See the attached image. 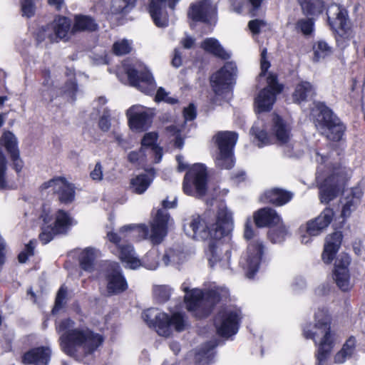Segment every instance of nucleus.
I'll list each match as a JSON object with an SVG mask.
<instances>
[{"mask_svg":"<svg viewBox=\"0 0 365 365\" xmlns=\"http://www.w3.org/2000/svg\"><path fill=\"white\" fill-rule=\"evenodd\" d=\"M56 331L62 333L59 340L63 352L75 358L93 353L103 341L101 335L88 328H74V322L70 319L62 320L56 326Z\"/></svg>","mask_w":365,"mask_h":365,"instance_id":"1","label":"nucleus"},{"mask_svg":"<svg viewBox=\"0 0 365 365\" xmlns=\"http://www.w3.org/2000/svg\"><path fill=\"white\" fill-rule=\"evenodd\" d=\"M177 198L175 197L172 202L167 199L163 200L162 205L164 209L157 211L155 217L150 222V229L145 225H128L121 229V232L133 230L141 234L143 238H149L154 245L162 242L168 233V225L170 220V215L165 209L173 208L176 206Z\"/></svg>","mask_w":365,"mask_h":365,"instance_id":"2","label":"nucleus"},{"mask_svg":"<svg viewBox=\"0 0 365 365\" xmlns=\"http://www.w3.org/2000/svg\"><path fill=\"white\" fill-rule=\"evenodd\" d=\"M314 322L313 327L309 324L304 328L303 334L306 339L314 340L316 337H322L317 355L318 364L320 365L326 360L333 348L330 333V318L327 311L324 309H319L314 314Z\"/></svg>","mask_w":365,"mask_h":365,"instance_id":"3","label":"nucleus"},{"mask_svg":"<svg viewBox=\"0 0 365 365\" xmlns=\"http://www.w3.org/2000/svg\"><path fill=\"white\" fill-rule=\"evenodd\" d=\"M142 318L150 327L155 328L160 336L165 337L172 334V327L178 332L184 331L186 327L184 314L178 312L170 317L158 309L150 308L143 312Z\"/></svg>","mask_w":365,"mask_h":365,"instance_id":"4","label":"nucleus"},{"mask_svg":"<svg viewBox=\"0 0 365 365\" xmlns=\"http://www.w3.org/2000/svg\"><path fill=\"white\" fill-rule=\"evenodd\" d=\"M312 115L317 129L322 135L333 141L342 138L346 127L327 106L317 103L312 109Z\"/></svg>","mask_w":365,"mask_h":365,"instance_id":"5","label":"nucleus"},{"mask_svg":"<svg viewBox=\"0 0 365 365\" xmlns=\"http://www.w3.org/2000/svg\"><path fill=\"white\" fill-rule=\"evenodd\" d=\"M181 288L185 293V302L187 310L197 318L206 317L220 301V296L215 290L204 293L199 289H190L185 283L182 284Z\"/></svg>","mask_w":365,"mask_h":365,"instance_id":"6","label":"nucleus"},{"mask_svg":"<svg viewBox=\"0 0 365 365\" xmlns=\"http://www.w3.org/2000/svg\"><path fill=\"white\" fill-rule=\"evenodd\" d=\"M327 14L329 24L337 33V46L341 49L345 48L355 35L347 10L339 5L334 4L329 7Z\"/></svg>","mask_w":365,"mask_h":365,"instance_id":"7","label":"nucleus"},{"mask_svg":"<svg viewBox=\"0 0 365 365\" xmlns=\"http://www.w3.org/2000/svg\"><path fill=\"white\" fill-rule=\"evenodd\" d=\"M219 153L216 157V165L222 169H231L234 166L233 148L237 140L235 132L220 131L214 137Z\"/></svg>","mask_w":365,"mask_h":365,"instance_id":"8","label":"nucleus"},{"mask_svg":"<svg viewBox=\"0 0 365 365\" xmlns=\"http://www.w3.org/2000/svg\"><path fill=\"white\" fill-rule=\"evenodd\" d=\"M123 227L120 229L119 233L109 232L108 234V237L111 242L115 245L118 253V257L121 262L125 264V267L135 269L141 266V260L135 257V253L133 245L129 243H121V240L123 237H126L124 235L125 232H129L133 237L135 235H138L140 239L144 238L141 236V234L136 231L128 230L121 232V229Z\"/></svg>","mask_w":365,"mask_h":365,"instance_id":"9","label":"nucleus"},{"mask_svg":"<svg viewBox=\"0 0 365 365\" xmlns=\"http://www.w3.org/2000/svg\"><path fill=\"white\" fill-rule=\"evenodd\" d=\"M182 188L184 192L189 195H205L207 190V171L202 164L194 165L185 174Z\"/></svg>","mask_w":365,"mask_h":365,"instance_id":"10","label":"nucleus"},{"mask_svg":"<svg viewBox=\"0 0 365 365\" xmlns=\"http://www.w3.org/2000/svg\"><path fill=\"white\" fill-rule=\"evenodd\" d=\"M211 211H207L202 216L192 215L190 222L184 225L186 235L197 240H204L209 237L215 240L212 232L215 231L210 218Z\"/></svg>","mask_w":365,"mask_h":365,"instance_id":"11","label":"nucleus"},{"mask_svg":"<svg viewBox=\"0 0 365 365\" xmlns=\"http://www.w3.org/2000/svg\"><path fill=\"white\" fill-rule=\"evenodd\" d=\"M240 319V310L230 308L220 310L214 321L218 334L224 337L235 334L238 331Z\"/></svg>","mask_w":365,"mask_h":365,"instance_id":"12","label":"nucleus"},{"mask_svg":"<svg viewBox=\"0 0 365 365\" xmlns=\"http://www.w3.org/2000/svg\"><path fill=\"white\" fill-rule=\"evenodd\" d=\"M237 71L235 63L227 62L223 67L211 76V87L216 95L220 96L230 91Z\"/></svg>","mask_w":365,"mask_h":365,"instance_id":"13","label":"nucleus"},{"mask_svg":"<svg viewBox=\"0 0 365 365\" xmlns=\"http://www.w3.org/2000/svg\"><path fill=\"white\" fill-rule=\"evenodd\" d=\"M267 86L262 89L255 98L258 112L269 111L276 101V96L283 89L282 85L278 83L277 76L269 74L267 78Z\"/></svg>","mask_w":365,"mask_h":365,"instance_id":"14","label":"nucleus"},{"mask_svg":"<svg viewBox=\"0 0 365 365\" xmlns=\"http://www.w3.org/2000/svg\"><path fill=\"white\" fill-rule=\"evenodd\" d=\"M346 177L341 171L334 172L326 178L319 186V199L322 203L327 204L336 198L343 190Z\"/></svg>","mask_w":365,"mask_h":365,"instance_id":"15","label":"nucleus"},{"mask_svg":"<svg viewBox=\"0 0 365 365\" xmlns=\"http://www.w3.org/2000/svg\"><path fill=\"white\" fill-rule=\"evenodd\" d=\"M126 73L132 86L148 95L154 93L156 84L152 74L145 68L140 65L129 67L126 69Z\"/></svg>","mask_w":365,"mask_h":365,"instance_id":"16","label":"nucleus"},{"mask_svg":"<svg viewBox=\"0 0 365 365\" xmlns=\"http://www.w3.org/2000/svg\"><path fill=\"white\" fill-rule=\"evenodd\" d=\"M264 248L262 242L259 239H255L248 245L247 255L240 262L246 270L247 278L252 279L258 271Z\"/></svg>","mask_w":365,"mask_h":365,"instance_id":"17","label":"nucleus"},{"mask_svg":"<svg viewBox=\"0 0 365 365\" xmlns=\"http://www.w3.org/2000/svg\"><path fill=\"white\" fill-rule=\"evenodd\" d=\"M217 15V6L212 0H198L189 7L187 16L194 21L209 23Z\"/></svg>","mask_w":365,"mask_h":365,"instance_id":"18","label":"nucleus"},{"mask_svg":"<svg viewBox=\"0 0 365 365\" xmlns=\"http://www.w3.org/2000/svg\"><path fill=\"white\" fill-rule=\"evenodd\" d=\"M210 218L212 226L215 227V231L212 232L215 240H220L222 237L227 235L232 230V213L225 206L222 205L219 207L217 216L211 212Z\"/></svg>","mask_w":365,"mask_h":365,"instance_id":"19","label":"nucleus"},{"mask_svg":"<svg viewBox=\"0 0 365 365\" xmlns=\"http://www.w3.org/2000/svg\"><path fill=\"white\" fill-rule=\"evenodd\" d=\"M41 187L42 189L52 188L53 192L58 194L59 201L64 204L71 203L75 198L73 185L68 182L64 178H53L44 182Z\"/></svg>","mask_w":365,"mask_h":365,"instance_id":"20","label":"nucleus"},{"mask_svg":"<svg viewBox=\"0 0 365 365\" xmlns=\"http://www.w3.org/2000/svg\"><path fill=\"white\" fill-rule=\"evenodd\" d=\"M107 289L109 293L117 294L125 291L127 282L122 275L120 267L117 262H109L105 272Z\"/></svg>","mask_w":365,"mask_h":365,"instance_id":"21","label":"nucleus"},{"mask_svg":"<svg viewBox=\"0 0 365 365\" xmlns=\"http://www.w3.org/2000/svg\"><path fill=\"white\" fill-rule=\"evenodd\" d=\"M334 217V211L329 207L325 208L315 219L307 222V232L309 236L302 237V243L307 244L310 242V236L319 235L331 223Z\"/></svg>","mask_w":365,"mask_h":365,"instance_id":"22","label":"nucleus"},{"mask_svg":"<svg viewBox=\"0 0 365 365\" xmlns=\"http://www.w3.org/2000/svg\"><path fill=\"white\" fill-rule=\"evenodd\" d=\"M180 0H151L148 11L155 24L158 27H166L168 25V14L165 11L166 4L174 9Z\"/></svg>","mask_w":365,"mask_h":365,"instance_id":"23","label":"nucleus"},{"mask_svg":"<svg viewBox=\"0 0 365 365\" xmlns=\"http://www.w3.org/2000/svg\"><path fill=\"white\" fill-rule=\"evenodd\" d=\"M126 114L130 128L136 131L145 130L151 122L150 114L141 106L130 107Z\"/></svg>","mask_w":365,"mask_h":365,"instance_id":"24","label":"nucleus"},{"mask_svg":"<svg viewBox=\"0 0 365 365\" xmlns=\"http://www.w3.org/2000/svg\"><path fill=\"white\" fill-rule=\"evenodd\" d=\"M51 28L55 37V41L58 42L59 40L66 41L69 39L70 36L75 33L71 31V21L65 16H58L50 24Z\"/></svg>","mask_w":365,"mask_h":365,"instance_id":"25","label":"nucleus"},{"mask_svg":"<svg viewBox=\"0 0 365 365\" xmlns=\"http://www.w3.org/2000/svg\"><path fill=\"white\" fill-rule=\"evenodd\" d=\"M341 240L342 235L341 232H334L331 235L327 237L324 251L322 255V259L325 263L329 264L334 259L340 247Z\"/></svg>","mask_w":365,"mask_h":365,"instance_id":"26","label":"nucleus"},{"mask_svg":"<svg viewBox=\"0 0 365 365\" xmlns=\"http://www.w3.org/2000/svg\"><path fill=\"white\" fill-rule=\"evenodd\" d=\"M51 356L48 348L38 347L26 352L22 359L24 364L47 365Z\"/></svg>","mask_w":365,"mask_h":365,"instance_id":"27","label":"nucleus"},{"mask_svg":"<svg viewBox=\"0 0 365 365\" xmlns=\"http://www.w3.org/2000/svg\"><path fill=\"white\" fill-rule=\"evenodd\" d=\"M272 133L282 144H287L291 136V127L280 116L274 115L272 118Z\"/></svg>","mask_w":365,"mask_h":365,"instance_id":"28","label":"nucleus"},{"mask_svg":"<svg viewBox=\"0 0 365 365\" xmlns=\"http://www.w3.org/2000/svg\"><path fill=\"white\" fill-rule=\"evenodd\" d=\"M255 222L257 227H266L272 225H277L281 218L277 212L272 208L264 207L255 213Z\"/></svg>","mask_w":365,"mask_h":365,"instance_id":"29","label":"nucleus"},{"mask_svg":"<svg viewBox=\"0 0 365 365\" xmlns=\"http://www.w3.org/2000/svg\"><path fill=\"white\" fill-rule=\"evenodd\" d=\"M158 139V134L155 132H150L146 133L141 141V148L144 151L145 150H150L152 155H154L155 163L160 162L163 157V150L155 143Z\"/></svg>","mask_w":365,"mask_h":365,"instance_id":"30","label":"nucleus"},{"mask_svg":"<svg viewBox=\"0 0 365 365\" xmlns=\"http://www.w3.org/2000/svg\"><path fill=\"white\" fill-rule=\"evenodd\" d=\"M98 25L91 16L78 14L74 16V23L71 31L73 33L86 31L93 32L98 29Z\"/></svg>","mask_w":365,"mask_h":365,"instance_id":"31","label":"nucleus"},{"mask_svg":"<svg viewBox=\"0 0 365 365\" xmlns=\"http://www.w3.org/2000/svg\"><path fill=\"white\" fill-rule=\"evenodd\" d=\"M292 193L279 188L266 191L264 195V202H269L277 206L287 203L292 198Z\"/></svg>","mask_w":365,"mask_h":365,"instance_id":"32","label":"nucleus"},{"mask_svg":"<svg viewBox=\"0 0 365 365\" xmlns=\"http://www.w3.org/2000/svg\"><path fill=\"white\" fill-rule=\"evenodd\" d=\"M99 251L93 247H86L79 255V264L81 268L87 272H92L95 269L96 260Z\"/></svg>","mask_w":365,"mask_h":365,"instance_id":"33","label":"nucleus"},{"mask_svg":"<svg viewBox=\"0 0 365 365\" xmlns=\"http://www.w3.org/2000/svg\"><path fill=\"white\" fill-rule=\"evenodd\" d=\"M201 47L206 51L217 57L222 59H228L230 55L221 46L218 41L213 38H207L205 39Z\"/></svg>","mask_w":365,"mask_h":365,"instance_id":"34","label":"nucleus"},{"mask_svg":"<svg viewBox=\"0 0 365 365\" xmlns=\"http://www.w3.org/2000/svg\"><path fill=\"white\" fill-rule=\"evenodd\" d=\"M73 224V220L69 214L63 210H58L56 212L54 226V232L58 234L66 233Z\"/></svg>","mask_w":365,"mask_h":365,"instance_id":"35","label":"nucleus"},{"mask_svg":"<svg viewBox=\"0 0 365 365\" xmlns=\"http://www.w3.org/2000/svg\"><path fill=\"white\" fill-rule=\"evenodd\" d=\"M216 346L217 343L214 341L205 343L195 355L196 362L200 365L209 364L214 357V349Z\"/></svg>","mask_w":365,"mask_h":365,"instance_id":"36","label":"nucleus"},{"mask_svg":"<svg viewBox=\"0 0 365 365\" xmlns=\"http://www.w3.org/2000/svg\"><path fill=\"white\" fill-rule=\"evenodd\" d=\"M302 12L307 16H317L322 13L324 9L322 0H299Z\"/></svg>","mask_w":365,"mask_h":365,"instance_id":"37","label":"nucleus"},{"mask_svg":"<svg viewBox=\"0 0 365 365\" xmlns=\"http://www.w3.org/2000/svg\"><path fill=\"white\" fill-rule=\"evenodd\" d=\"M185 258L184 252L180 248H169L162 257V261L165 266L175 265L182 263Z\"/></svg>","mask_w":365,"mask_h":365,"instance_id":"38","label":"nucleus"},{"mask_svg":"<svg viewBox=\"0 0 365 365\" xmlns=\"http://www.w3.org/2000/svg\"><path fill=\"white\" fill-rule=\"evenodd\" d=\"M356 339L354 337H349L343 345L341 349L334 356V361L338 364L344 363L346 359H350L355 351Z\"/></svg>","mask_w":365,"mask_h":365,"instance_id":"39","label":"nucleus"},{"mask_svg":"<svg viewBox=\"0 0 365 365\" xmlns=\"http://www.w3.org/2000/svg\"><path fill=\"white\" fill-rule=\"evenodd\" d=\"M152 182V179L147 174L136 175L130 180V189L136 194L144 193Z\"/></svg>","mask_w":365,"mask_h":365,"instance_id":"40","label":"nucleus"},{"mask_svg":"<svg viewBox=\"0 0 365 365\" xmlns=\"http://www.w3.org/2000/svg\"><path fill=\"white\" fill-rule=\"evenodd\" d=\"M314 93V88L310 83L303 81L299 83L293 93V99L295 102L301 103L307 101Z\"/></svg>","mask_w":365,"mask_h":365,"instance_id":"41","label":"nucleus"},{"mask_svg":"<svg viewBox=\"0 0 365 365\" xmlns=\"http://www.w3.org/2000/svg\"><path fill=\"white\" fill-rule=\"evenodd\" d=\"M1 144L3 145L10 156H17L19 153L18 148V140L16 137L10 131H7L3 134L1 138Z\"/></svg>","mask_w":365,"mask_h":365,"instance_id":"42","label":"nucleus"},{"mask_svg":"<svg viewBox=\"0 0 365 365\" xmlns=\"http://www.w3.org/2000/svg\"><path fill=\"white\" fill-rule=\"evenodd\" d=\"M334 279L340 289L345 292L350 289L349 269L344 268L334 269Z\"/></svg>","mask_w":365,"mask_h":365,"instance_id":"43","label":"nucleus"},{"mask_svg":"<svg viewBox=\"0 0 365 365\" xmlns=\"http://www.w3.org/2000/svg\"><path fill=\"white\" fill-rule=\"evenodd\" d=\"M36 40L38 45L43 43L46 46L48 43L56 42L50 24L43 26L38 29L36 34Z\"/></svg>","mask_w":365,"mask_h":365,"instance_id":"44","label":"nucleus"},{"mask_svg":"<svg viewBox=\"0 0 365 365\" xmlns=\"http://www.w3.org/2000/svg\"><path fill=\"white\" fill-rule=\"evenodd\" d=\"M289 232L283 225L277 227H273L268 232V237L272 243H282L288 235Z\"/></svg>","mask_w":365,"mask_h":365,"instance_id":"45","label":"nucleus"},{"mask_svg":"<svg viewBox=\"0 0 365 365\" xmlns=\"http://www.w3.org/2000/svg\"><path fill=\"white\" fill-rule=\"evenodd\" d=\"M159 254L157 250L149 251L141 261V265L148 269H155L159 264Z\"/></svg>","mask_w":365,"mask_h":365,"instance_id":"46","label":"nucleus"},{"mask_svg":"<svg viewBox=\"0 0 365 365\" xmlns=\"http://www.w3.org/2000/svg\"><path fill=\"white\" fill-rule=\"evenodd\" d=\"M250 133L259 141L258 147L261 148L269 144L267 133L263 129H261L257 123H255L250 129Z\"/></svg>","mask_w":365,"mask_h":365,"instance_id":"47","label":"nucleus"},{"mask_svg":"<svg viewBox=\"0 0 365 365\" xmlns=\"http://www.w3.org/2000/svg\"><path fill=\"white\" fill-rule=\"evenodd\" d=\"M316 61L324 58L331 53V47L324 41H319L314 47Z\"/></svg>","mask_w":365,"mask_h":365,"instance_id":"48","label":"nucleus"},{"mask_svg":"<svg viewBox=\"0 0 365 365\" xmlns=\"http://www.w3.org/2000/svg\"><path fill=\"white\" fill-rule=\"evenodd\" d=\"M131 43L126 39L119 40L113 45V51L115 55H125L131 51Z\"/></svg>","mask_w":365,"mask_h":365,"instance_id":"49","label":"nucleus"},{"mask_svg":"<svg viewBox=\"0 0 365 365\" xmlns=\"http://www.w3.org/2000/svg\"><path fill=\"white\" fill-rule=\"evenodd\" d=\"M133 7L128 5L125 0H113L111 4V11L113 14H127L131 11Z\"/></svg>","mask_w":365,"mask_h":365,"instance_id":"50","label":"nucleus"},{"mask_svg":"<svg viewBox=\"0 0 365 365\" xmlns=\"http://www.w3.org/2000/svg\"><path fill=\"white\" fill-rule=\"evenodd\" d=\"M66 296L67 288L64 286H61L58 289L56 297L55 304L52 309L53 314L58 312L61 309L63 308L66 304Z\"/></svg>","mask_w":365,"mask_h":365,"instance_id":"51","label":"nucleus"},{"mask_svg":"<svg viewBox=\"0 0 365 365\" xmlns=\"http://www.w3.org/2000/svg\"><path fill=\"white\" fill-rule=\"evenodd\" d=\"M6 159L0 148V189L4 190L7 188V182L6 180Z\"/></svg>","mask_w":365,"mask_h":365,"instance_id":"52","label":"nucleus"},{"mask_svg":"<svg viewBox=\"0 0 365 365\" xmlns=\"http://www.w3.org/2000/svg\"><path fill=\"white\" fill-rule=\"evenodd\" d=\"M21 9L22 16L30 18L35 14L36 6L33 0H21Z\"/></svg>","mask_w":365,"mask_h":365,"instance_id":"53","label":"nucleus"},{"mask_svg":"<svg viewBox=\"0 0 365 365\" xmlns=\"http://www.w3.org/2000/svg\"><path fill=\"white\" fill-rule=\"evenodd\" d=\"M314 21L312 19H302L297 23V28L304 35L310 34L313 31Z\"/></svg>","mask_w":365,"mask_h":365,"instance_id":"54","label":"nucleus"},{"mask_svg":"<svg viewBox=\"0 0 365 365\" xmlns=\"http://www.w3.org/2000/svg\"><path fill=\"white\" fill-rule=\"evenodd\" d=\"M110 110L105 109L98 121V127L103 132H108L110 128Z\"/></svg>","mask_w":365,"mask_h":365,"instance_id":"55","label":"nucleus"},{"mask_svg":"<svg viewBox=\"0 0 365 365\" xmlns=\"http://www.w3.org/2000/svg\"><path fill=\"white\" fill-rule=\"evenodd\" d=\"M217 248L218 247L215 242L211 241L209 243L208 249L207 250V256L211 267H213L220 259L217 255Z\"/></svg>","mask_w":365,"mask_h":365,"instance_id":"56","label":"nucleus"},{"mask_svg":"<svg viewBox=\"0 0 365 365\" xmlns=\"http://www.w3.org/2000/svg\"><path fill=\"white\" fill-rule=\"evenodd\" d=\"M154 293L160 303L165 302L170 297V289L166 286L156 287Z\"/></svg>","mask_w":365,"mask_h":365,"instance_id":"57","label":"nucleus"},{"mask_svg":"<svg viewBox=\"0 0 365 365\" xmlns=\"http://www.w3.org/2000/svg\"><path fill=\"white\" fill-rule=\"evenodd\" d=\"M36 243V241L31 240L29 244L26 245V250L21 252L18 256L20 263L26 262L29 256H32L34 255V250L35 248Z\"/></svg>","mask_w":365,"mask_h":365,"instance_id":"58","label":"nucleus"},{"mask_svg":"<svg viewBox=\"0 0 365 365\" xmlns=\"http://www.w3.org/2000/svg\"><path fill=\"white\" fill-rule=\"evenodd\" d=\"M57 234L54 232L53 227L48 226L43 228L41 233L39 235V240L43 245H46L51 241L53 236Z\"/></svg>","mask_w":365,"mask_h":365,"instance_id":"59","label":"nucleus"},{"mask_svg":"<svg viewBox=\"0 0 365 365\" xmlns=\"http://www.w3.org/2000/svg\"><path fill=\"white\" fill-rule=\"evenodd\" d=\"M353 202H354V200L350 198L349 197H347L346 201L344 203L342 210H341V216L343 217H349L351 215V212L353 210H354L356 208L357 205L359 204V203L354 204Z\"/></svg>","mask_w":365,"mask_h":365,"instance_id":"60","label":"nucleus"},{"mask_svg":"<svg viewBox=\"0 0 365 365\" xmlns=\"http://www.w3.org/2000/svg\"><path fill=\"white\" fill-rule=\"evenodd\" d=\"M350 262L351 259L349 256L346 254H342L336 259L334 269H337L338 268H344L345 269H348Z\"/></svg>","mask_w":365,"mask_h":365,"instance_id":"61","label":"nucleus"},{"mask_svg":"<svg viewBox=\"0 0 365 365\" xmlns=\"http://www.w3.org/2000/svg\"><path fill=\"white\" fill-rule=\"evenodd\" d=\"M264 26L265 22L259 19L252 20L248 24L249 29L254 34H259L261 27Z\"/></svg>","mask_w":365,"mask_h":365,"instance_id":"62","label":"nucleus"},{"mask_svg":"<svg viewBox=\"0 0 365 365\" xmlns=\"http://www.w3.org/2000/svg\"><path fill=\"white\" fill-rule=\"evenodd\" d=\"M90 176L93 180L101 181L103 179V167L100 162H98L93 170L91 172Z\"/></svg>","mask_w":365,"mask_h":365,"instance_id":"63","label":"nucleus"},{"mask_svg":"<svg viewBox=\"0 0 365 365\" xmlns=\"http://www.w3.org/2000/svg\"><path fill=\"white\" fill-rule=\"evenodd\" d=\"M77 91V84L75 79L69 80L63 88V92L70 96H74Z\"/></svg>","mask_w":365,"mask_h":365,"instance_id":"64","label":"nucleus"}]
</instances>
